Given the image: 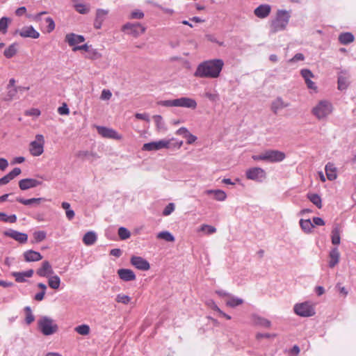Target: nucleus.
<instances>
[{
	"label": "nucleus",
	"instance_id": "79ce46f5",
	"mask_svg": "<svg viewBox=\"0 0 356 356\" xmlns=\"http://www.w3.org/2000/svg\"><path fill=\"white\" fill-rule=\"evenodd\" d=\"M74 331L81 335H88L90 333V326L86 324H82L75 327Z\"/></svg>",
	"mask_w": 356,
	"mask_h": 356
},
{
	"label": "nucleus",
	"instance_id": "864d4df0",
	"mask_svg": "<svg viewBox=\"0 0 356 356\" xmlns=\"http://www.w3.org/2000/svg\"><path fill=\"white\" fill-rule=\"evenodd\" d=\"M116 302L127 305L131 301V298L129 296L120 293L118 294L115 298Z\"/></svg>",
	"mask_w": 356,
	"mask_h": 356
},
{
	"label": "nucleus",
	"instance_id": "09e8293b",
	"mask_svg": "<svg viewBox=\"0 0 356 356\" xmlns=\"http://www.w3.org/2000/svg\"><path fill=\"white\" fill-rule=\"evenodd\" d=\"M10 19L6 17H3L0 19V32L5 34L7 32L8 22Z\"/></svg>",
	"mask_w": 356,
	"mask_h": 356
},
{
	"label": "nucleus",
	"instance_id": "7ed1b4c3",
	"mask_svg": "<svg viewBox=\"0 0 356 356\" xmlns=\"http://www.w3.org/2000/svg\"><path fill=\"white\" fill-rule=\"evenodd\" d=\"M333 107L332 104L327 100L320 101L312 108V114L318 120L326 119L332 112Z\"/></svg>",
	"mask_w": 356,
	"mask_h": 356
},
{
	"label": "nucleus",
	"instance_id": "58836bf2",
	"mask_svg": "<svg viewBox=\"0 0 356 356\" xmlns=\"http://www.w3.org/2000/svg\"><path fill=\"white\" fill-rule=\"evenodd\" d=\"M62 208L65 210L66 217L69 220L74 218L75 213L70 209V204L67 202H63L61 204Z\"/></svg>",
	"mask_w": 356,
	"mask_h": 356
},
{
	"label": "nucleus",
	"instance_id": "f03ea898",
	"mask_svg": "<svg viewBox=\"0 0 356 356\" xmlns=\"http://www.w3.org/2000/svg\"><path fill=\"white\" fill-rule=\"evenodd\" d=\"M291 18V11L279 9L274 19L270 22V32L275 33L286 29Z\"/></svg>",
	"mask_w": 356,
	"mask_h": 356
},
{
	"label": "nucleus",
	"instance_id": "a19ab883",
	"mask_svg": "<svg viewBox=\"0 0 356 356\" xmlns=\"http://www.w3.org/2000/svg\"><path fill=\"white\" fill-rule=\"evenodd\" d=\"M243 299L235 297V296H231L227 300L226 305L230 307H235L236 306H238L241 304H243Z\"/></svg>",
	"mask_w": 356,
	"mask_h": 356
},
{
	"label": "nucleus",
	"instance_id": "c85d7f7f",
	"mask_svg": "<svg viewBox=\"0 0 356 356\" xmlns=\"http://www.w3.org/2000/svg\"><path fill=\"white\" fill-rule=\"evenodd\" d=\"M205 193L207 195H213V197H214V199L217 201H225L227 198V194L226 193L222 191V190H220V189H217V190H212V189H210V190H207L205 191Z\"/></svg>",
	"mask_w": 356,
	"mask_h": 356
},
{
	"label": "nucleus",
	"instance_id": "0eeeda50",
	"mask_svg": "<svg viewBox=\"0 0 356 356\" xmlns=\"http://www.w3.org/2000/svg\"><path fill=\"white\" fill-rule=\"evenodd\" d=\"M146 28L140 23L128 22L122 26V31L135 38L145 33Z\"/></svg>",
	"mask_w": 356,
	"mask_h": 356
},
{
	"label": "nucleus",
	"instance_id": "ddd939ff",
	"mask_svg": "<svg viewBox=\"0 0 356 356\" xmlns=\"http://www.w3.org/2000/svg\"><path fill=\"white\" fill-rule=\"evenodd\" d=\"M15 33H18L22 38L37 39L40 37L39 32L37 31L32 26H24L22 29L17 30Z\"/></svg>",
	"mask_w": 356,
	"mask_h": 356
},
{
	"label": "nucleus",
	"instance_id": "20e7f679",
	"mask_svg": "<svg viewBox=\"0 0 356 356\" xmlns=\"http://www.w3.org/2000/svg\"><path fill=\"white\" fill-rule=\"evenodd\" d=\"M39 330L45 336L51 335L58 331V325L48 316H42L38 321Z\"/></svg>",
	"mask_w": 356,
	"mask_h": 356
},
{
	"label": "nucleus",
	"instance_id": "de8ad7c7",
	"mask_svg": "<svg viewBox=\"0 0 356 356\" xmlns=\"http://www.w3.org/2000/svg\"><path fill=\"white\" fill-rule=\"evenodd\" d=\"M204 96L212 102H216L219 100V95L216 91H206Z\"/></svg>",
	"mask_w": 356,
	"mask_h": 356
},
{
	"label": "nucleus",
	"instance_id": "c756f323",
	"mask_svg": "<svg viewBox=\"0 0 356 356\" xmlns=\"http://www.w3.org/2000/svg\"><path fill=\"white\" fill-rule=\"evenodd\" d=\"M33 274V270L30 269L24 272H14L13 275L15 277L17 282H24L26 281V277H31Z\"/></svg>",
	"mask_w": 356,
	"mask_h": 356
},
{
	"label": "nucleus",
	"instance_id": "a878e982",
	"mask_svg": "<svg viewBox=\"0 0 356 356\" xmlns=\"http://www.w3.org/2000/svg\"><path fill=\"white\" fill-rule=\"evenodd\" d=\"M24 260L27 262L38 261L42 259V256L38 252L29 250L24 252Z\"/></svg>",
	"mask_w": 356,
	"mask_h": 356
},
{
	"label": "nucleus",
	"instance_id": "13d9d810",
	"mask_svg": "<svg viewBox=\"0 0 356 356\" xmlns=\"http://www.w3.org/2000/svg\"><path fill=\"white\" fill-rule=\"evenodd\" d=\"M129 17L131 19H140L144 17V13L140 10H135L131 13Z\"/></svg>",
	"mask_w": 356,
	"mask_h": 356
},
{
	"label": "nucleus",
	"instance_id": "bf43d9fd",
	"mask_svg": "<svg viewBox=\"0 0 356 356\" xmlns=\"http://www.w3.org/2000/svg\"><path fill=\"white\" fill-rule=\"evenodd\" d=\"M159 104L163 106H166V107H173V106L176 107L175 99L161 101L159 102Z\"/></svg>",
	"mask_w": 356,
	"mask_h": 356
},
{
	"label": "nucleus",
	"instance_id": "69168bd1",
	"mask_svg": "<svg viewBox=\"0 0 356 356\" xmlns=\"http://www.w3.org/2000/svg\"><path fill=\"white\" fill-rule=\"evenodd\" d=\"M185 138L187 139L188 144H192L197 140V137L190 132L185 136Z\"/></svg>",
	"mask_w": 356,
	"mask_h": 356
},
{
	"label": "nucleus",
	"instance_id": "a18cd8bd",
	"mask_svg": "<svg viewBox=\"0 0 356 356\" xmlns=\"http://www.w3.org/2000/svg\"><path fill=\"white\" fill-rule=\"evenodd\" d=\"M332 243L334 245L340 243V229L338 227H334L332 231Z\"/></svg>",
	"mask_w": 356,
	"mask_h": 356
},
{
	"label": "nucleus",
	"instance_id": "72a5a7b5",
	"mask_svg": "<svg viewBox=\"0 0 356 356\" xmlns=\"http://www.w3.org/2000/svg\"><path fill=\"white\" fill-rule=\"evenodd\" d=\"M48 277V285L52 289H58L60 285V279L56 275H51Z\"/></svg>",
	"mask_w": 356,
	"mask_h": 356
},
{
	"label": "nucleus",
	"instance_id": "8fccbe9b",
	"mask_svg": "<svg viewBox=\"0 0 356 356\" xmlns=\"http://www.w3.org/2000/svg\"><path fill=\"white\" fill-rule=\"evenodd\" d=\"M118 235L120 239L126 240L131 236V233L127 228L120 227L118 229Z\"/></svg>",
	"mask_w": 356,
	"mask_h": 356
},
{
	"label": "nucleus",
	"instance_id": "423d86ee",
	"mask_svg": "<svg viewBox=\"0 0 356 356\" xmlns=\"http://www.w3.org/2000/svg\"><path fill=\"white\" fill-rule=\"evenodd\" d=\"M44 139L42 134H37L35 140L30 143L29 152L33 156H39L44 152Z\"/></svg>",
	"mask_w": 356,
	"mask_h": 356
},
{
	"label": "nucleus",
	"instance_id": "5fc2aeb1",
	"mask_svg": "<svg viewBox=\"0 0 356 356\" xmlns=\"http://www.w3.org/2000/svg\"><path fill=\"white\" fill-rule=\"evenodd\" d=\"M25 312H26L25 321H26V323L29 325L34 321L35 317H34L33 314H32L30 307H26Z\"/></svg>",
	"mask_w": 356,
	"mask_h": 356
},
{
	"label": "nucleus",
	"instance_id": "e2e57ef3",
	"mask_svg": "<svg viewBox=\"0 0 356 356\" xmlns=\"http://www.w3.org/2000/svg\"><path fill=\"white\" fill-rule=\"evenodd\" d=\"M13 179L11 178V176L8 173L6 175L3 176V177L0 178V186L7 184Z\"/></svg>",
	"mask_w": 356,
	"mask_h": 356
},
{
	"label": "nucleus",
	"instance_id": "2eb2a0df",
	"mask_svg": "<svg viewBox=\"0 0 356 356\" xmlns=\"http://www.w3.org/2000/svg\"><path fill=\"white\" fill-rule=\"evenodd\" d=\"M4 235L8 236L20 243H25L28 240V235L25 233L10 229L4 232Z\"/></svg>",
	"mask_w": 356,
	"mask_h": 356
},
{
	"label": "nucleus",
	"instance_id": "6ab92c4d",
	"mask_svg": "<svg viewBox=\"0 0 356 356\" xmlns=\"http://www.w3.org/2000/svg\"><path fill=\"white\" fill-rule=\"evenodd\" d=\"M271 12V6L269 4H261L254 10V14L260 19L267 17Z\"/></svg>",
	"mask_w": 356,
	"mask_h": 356
},
{
	"label": "nucleus",
	"instance_id": "774afa93",
	"mask_svg": "<svg viewBox=\"0 0 356 356\" xmlns=\"http://www.w3.org/2000/svg\"><path fill=\"white\" fill-rule=\"evenodd\" d=\"M22 171L19 168H15L11 172H9L11 178L14 179L21 174Z\"/></svg>",
	"mask_w": 356,
	"mask_h": 356
},
{
	"label": "nucleus",
	"instance_id": "9d476101",
	"mask_svg": "<svg viewBox=\"0 0 356 356\" xmlns=\"http://www.w3.org/2000/svg\"><path fill=\"white\" fill-rule=\"evenodd\" d=\"M265 161L276 163L282 161L286 156L285 154L279 150L268 149L264 152Z\"/></svg>",
	"mask_w": 356,
	"mask_h": 356
},
{
	"label": "nucleus",
	"instance_id": "4d7b16f0",
	"mask_svg": "<svg viewBox=\"0 0 356 356\" xmlns=\"http://www.w3.org/2000/svg\"><path fill=\"white\" fill-rule=\"evenodd\" d=\"M45 22L47 24V32L51 33L55 29V23L54 19L51 17H47L45 18Z\"/></svg>",
	"mask_w": 356,
	"mask_h": 356
},
{
	"label": "nucleus",
	"instance_id": "39448f33",
	"mask_svg": "<svg viewBox=\"0 0 356 356\" xmlns=\"http://www.w3.org/2000/svg\"><path fill=\"white\" fill-rule=\"evenodd\" d=\"M293 310L298 316L302 317H309L315 314L314 307L308 302L296 304Z\"/></svg>",
	"mask_w": 356,
	"mask_h": 356
},
{
	"label": "nucleus",
	"instance_id": "338daca9",
	"mask_svg": "<svg viewBox=\"0 0 356 356\" xmlns=\"http://www.w3.org/2000/svg\"><path fill=\"white\" fill-rule=\"evenodd\" d=\"M313 224L314 225L323 226L325 225V221L319 217L313 218Z\"/></svg>",
	"mask_w": 356,
	"mask_h": 356
},
{
	"label": "nucleus",
	"instance_id": "1a4fd4ad",
	"mask_svg": "<svg viewBox=\"0 0 356 356\" xmlns=\"http://www.w3.org/2000/svg\"><path fill=\"white\" fill-rule=\"evenodd\" d=\"M170 140H160L145 143L142 147L144 151L159 150L163 148H169Z\"/></svg>",
	"mask_w": 356,
	"mask_h": 356
},
{
	"label": "nucleus",
	"instance_id": "49530a36",
	"mask_svg": "<svg viewBox=\"0 0 356 356\" xmlns=\"http://www.w3.org/2000/svg\"><path fill=\"white\" fill-rule=\"evenodd\" d=\"M75 10L80 14H87L90 11L88 6L83 3H76L74 5Z\"/></svg>",
	"mask_w": 356,
	"mask_h": 356
},
{
	"label": "nucleus",
	"instance_id": "5701e85b",
	"mask_svg": "<svg viewBox=\"0 0 356 356\" xmlns=\"http://www.w3.org/2000/svg\"><path fill=\"white\" fill-rule=\"evenodd\" d=\"M325 171L328 180L334 181L337 178V168L333 163L328 162L325 166Z\"/></svg>",
	"mask_w": 356,
	"mask_h": 356
},
{
	"label": "nucleus",
	"instance_id": "4be33fe9",
	"mask_svg": "<svg viewBox=\"0 0 356 356\" xmlns=\"http://www.w3.org/2000/svg\"><path fill=\"white\" fill-rule=\"evenodd\" d=\"M118 275L119 277L124 281H133L136 280V275L134 271L131 269L121 268L118 270Z\"/></svg>",
	"mask_w": 356,
	"mask_h": 356
},
{
	"label": "nucleus",
	"instance_id": "c03bdc74",
	"mask_svg": "<svg viewBox=\"0 0 356 356\" xmlns=\"http://www.w3.org/2000/svg\"><path fill=\"white\" fill-rule=\"evenodd\" d=\"M154 122L156 123V128L159 131H165L166 127L165 123L163 120V118L159 115H156L153 117Z\"/></svg>",
	"mask_w": 356,
	"mask_h": 356
},
{
	"label": "nucleus",
	"instance_id": "052dcab7",
	"mask_svg": "<svg viewBox=\"0 0 356 356\" xmlns=\"http://www.w3.org/2000/svg\"><path fill=\"white\" fill-rule=\"evenodd\" d=\"M112 97V93L109 90L104 89L102 92L100 99L102 100H109Z\"/></svg>",
	"mask_w": 356,
	"mask_h": 356
},
{
	"label": "nucleus",
	"instance_id": "6e6552de",
	"mask_svg": "<svg viewBox=\"0 0 356 356\" xmlns=\"http://www.w3.org/2000/svg\"><path fill=\"white\" fill-rule=\"evenodd\" d=\"M247 179L257 182H261L266 178V174L264 169L254 167L248 169L245 172Z\"/></svg>",
	"mask_w": 356,
	"mask_h": 356
},
{
	"label": "nucleus",
	"instance_id": "4468645a",
	"mask_svg": "<svg viewBox=\"0 0 356 356\" xmlns=\"http://www.w3.org/2000/svg\"><path fill=\"white\" fill-rule=\"evenodd\" d=\"M300 74L304 79L307 88L314 91H316L317 86L316 83L312 81V79L314 77L312 72L309 69H302L300 70Z\"/></svg>",
	"mask_w": 356,
	"mask_h": 356
},
{
	"label": "nucleus",
	"instance_id": "473e14b6",
	"mask_svg": "<svg viewBox=\"0 0 356 356\" xmlns=\"http://www.w3.org/2000/svg\"><path fill=\"white\" fill-rule=\"evenodd\" d=\"M355 37L350 32L342 33L339 35V41L342 44H348L354 41Z\"/></svg>",
	"mask_w": 356,
	"mask_h": 356
},
{
	"label": "nucleus",
	"instance_id": "603ef678",
	"mask_svg": "<svg viewBox=\"0 0 356 356\" xmlns=\"http://www.w3.org/2000/svg\"><path fill=\"white\" fill-rule=\"evenodd\" d=\"M47 234L44 231H35L33 233V238L35 243H39L45 239Z\"/></svg>",
	"mask_w": 356,
	"mask_h": 356
},
{
	"label": "nucleus",
	"instance_id": "b1692460",
	"mask_svg": "<svg viewBox=\"0 0 356 356\" xmlns=\"http://www.w3.org/2000/svg\"><path fill=\"white\" fill-rule=\"evenodd\" d=\"M340 253L337 248H333L329 252L328 265L330 268H334L339 262Z\"/></svg>",
	"mask_w": 356,
	"mask_h": 356
},
{
	"label": "nucleus",
	"instance_id": "2f4dec72",
	"mask_svg": "<svg viewBox=\"0 0 356 356\" xmlns=\"http://www.w3.org/2000/svg\"><path fill=\"white\" fill-rule=\"evenodd\" d=\"M289 106L288 103H285L281 97L275 99L271 105V109L274 113H277L280 109Z\"/></svg>",
	"mask_w": 356,
	"mask_h": 356
},
{
	"label": "nucleus",
	"instance_id": "e433bc0d",
	"mask_svg": "<svg viewBox=\"0 0 356 356\" xmlns=\"http://www.w3.org/2000/svg\"><path fill=\"white\" fill-rule=\"evenodd\" d=\"M307 198L318 209L322 207V200L320 195L316 193H308Z\"/></svg>",
	"mask_w": 356,
	"mask_h": 356
},
{
	"label": "nucleus",
	"instance_id": "c9c22d12",
	"mask_svg": "<svg viewBox=\"0 0 356 356\" xmlns=\"http://www.w3.org/2000/svg\"><path fill=\"white\" fill-rule=\"evenodd\" d=\"M300 226L303 232L305 233H310L314 228V224L311 222L309 219L304 220L301 219L300 220Z\"/></svg>",
	"mask_w": 356,
	"mask_h": 356
},
{
	"label": "nucleus",
	"instance_id": "37998d69",
	"mask_svg": "<svg viewBox=\"0 0 356 356\" xmlns=\"http://www.w3.org/2000/svg\"><path fill=\"white\" fill-rule=\"evenodd\" d=\"M199 232H202L205 234L211 235L214 234L216 232V229L215 227L207 224L202 225L201 227L198 229Z\"/></svg>",
	"mask_w": 356,
	"mask_h": 356
},
{
	"label": "nucleus",
	"instance_id": "ea45409f",
	"mask_svg": "<svg viewBox=\"0 0 356 356\" xmlns=\"http://www.w3.org/2000/svg\"><path fill=\"white\" fill-rule=\"evenodd\" d=\"M156 237L159 239H163L168 242H173L175 241L174 236L168 231H163L159 232Z\"/></svg>",
	"mask_w": 356,
	"mask_h": 356
},
{
	"label": "nucleus",
	"instance_id": "3c124183",
	"mask_svg": "<svg viewBox=\"0 0 356 356\" xmlns=\"http://www.w3.org/2000/svg\"><path fill=\"white\" fill-rule=\"evenodd\" d=\"M87 57L92 60H97L102 57V54L97 49H90L88 50Z\"/></svg>",
	"mask_w": 356,
	"mask_h": 356
},
{
	"label": "nucleus",
	"instance_id": "412c9836",
	"mask_svg": "<svg viewBox=\"0 0 356 356\" xmlns=\"http://www.w3.org/2000/svg\"><path fill=\"white\" fill-rule=\"evenodd\" d=\"M349 74L345 72L341 71L338 76V89L340 90H346L349 86Z\"/></svg>",
	"mask_w": 356,
	"mask_h": 356
},
{
	"label": "nucleus",
	"instance_id": "393cba45",
	"mask_svg": "<svg viewBox=\"0 0 356 356\" xmlns=\"http://www.w3.org/2000/svg\"><path fill=\"white\" fill-rule=\"evenodd\" d=\"M85 38L81 35H76L75 33H69L65 36V41L70 46H75L79 43L84 42Z\"/></svg>",
	"mask_w": 356,
	"mask_h": 356
},
{
	"label": "nucleus",
	"instance_id": "7c9ffc66",
	"mask_svg": "<svg viewBox=\"0 0 356 356\" xmlns=\"http://www.w3.org/2000/svg\"><path fill=\"white\" fill-rule=\"evenodd\" d=\"M97 239V236L95 232L90 231L86 232L83 237V242L86 245H93Z\"/></svg>",
	"mask_w": 356,
	"mask_h": 356
},
{
	"label": "nucleus",
	"instance_id": "0e129e2a",
	"mask_svg": "<svg viewBox=\"0 0 356 356\" xmlns=\"http://www.w3.org/2000/svg\"><path fill=\"white\" fill-rule=\"evenodd\" d=\"M58 112L60 115H67L70 113L69 108H67L66 104H63V106H60L58 109Z\"/></svg>",
	"mask_w": 356,
	"mask_h": 356
},
{
	"label": "nucleus",
	"instance_id": "6e6d98bb",
	"mask_svg": "<svg viewBox=\"0 0 356 356\" xmlns=\"http://www.w3.org/2000/svg\"><path fill=\"white\" fill-rule=\"evenodd\" d=\"M175 204L174 203H169L163 209V215L165 216L170 215L175 210Z\"/></svg>",
	"mask_w": 356,
	"mask_h": 356
},
{
	"label": "nucleus",
	"instance_id": "a211bd4d",
	"mask_svg": "<svg viewBox=\"0 0 356 356\" xmlns=\"http://www.w3.org/2000/svg\"><path fill=\"white\" fill-rule=\"evenodd\" d=\"M108 14V10L99 8L96 11V17L94 21V27L99 29Z\"/></svg>",
	"mask_w": 356,
	"mask_h": 356
},
{
	"label": "nucleus",
	"instance_id": "f3484780",
	"mask_svg": "<svg viewBox=\"0 0 356 356\" xmlns=\"http://www.w3.org/2000/svg\"><path fill=\"white\" fill-rule=\"evenodd\" d=\"M176 107H183L195 109L197 107V102L195 99L189 97H181L175 99Z\"/></svg>",
	"mask_w": 356,
	"mask_h": 356
},
{
	"label": "nucleus",
	"instance_id": "f8f14e48",
	"mask_svg": "<svg viewBox=\"0 0 356 356\" xmlns=\"http://www.w3.org/2000/svg\"><path fill=\"white\" fill-rule=\"evenodd\" d=\"M130 262L132 266L140 270H148L150 268L149 263L139 256H132Z\"/></svg>",
	"mask_w": 356,
	"mask_h": 356
},
{
	"label": "nucleus",
	"instance_id": "4c0bfd02",
	"mask_svg": "<svg viewBox=\"0 0 356 356\" xmlns=\"http://www.w3.org/2000/svg\"><path fill=\"white\" fill-rule=\"evenodd\" d=\"M44 199L42 198V197H38V198H31V199H24V198H21V197H18L17 198V201L24 204V205H31L32 204H40L42 200H43Z\"/></svg>",
	"mask_w": 356,
	"mask_h": 356
},
{
	"label": "nucleus",
	"instance_id": "9b49d317",
	"mask_svg": "<svg viewBox=\"0 0 356 356\" xmlns=\"http://www.w3.org/2000/svg\"><path fill=\"white\" fill-rule=\"evenodd\" d=\"M97 131L99 135L104 138H111L115 140H121L122 136L119 134L115 130L102 126H97Z\"/></svg>",
	"mask_w": 356,
	"mask_h": 356
},
{
	"label": "nucleus",
	"instance_id": "f257e3e1",
	"mask_svg": "<svg viewBox=\"0 0 356 356\" xmlns=\"http://www.w3.org/2000/svg\"><path fill=\"white\" fill-rule=\"evenodd\" d=\"M224 66L222 59H211L200 63L194 76L200 78H218Z\"/></svg>",
	"mask_w": 356,
	"mask_h": 356
},
{
	"label": "nucleus",
	"instance_id": "aec40b11",
	"mask_svg": "<svg viewBox=\"0 0 356 356\" xmlns=\"http://www.w3.org/2000/svg\"><path fill=\"white\" fill-rule=\"evenodd\" d=\"M36 273L40 277H47L54 273L51 265L48 261H44L42 263V266L36 271Z\"/></svg>",
	"mask_w": 356,
	"mask_h": 356
},
{
	"label": "nucleus",
	"instance_id": "cd10ccee",
	"mask_svg": "<svg viewBox=\"0 0 356 356\" xmlns=\"http://www.w3.org/2000/svg\"><path fill=\"white\" fill-rule=\"evenodd\" d=\"M7 92L5 97H3V100L6 102H10L13 100V99L16 98L17 94L19 90L24 89V90H29V87H17V88H6Z\"/></svg>",
	"mask_w": 356,
	"mask_h": 356
},
{
	"label": "nucleus",
	"instance_id": "dca6fc26",
	"mask_svg": "<svg viewBox=\"0 0 356 356\" xmlns=\"http://www.w3.org/2000/svg\"><path fill=\"white\" fill-rule=\"evenodd\" d=\"M42 182L32 178H26L21 179L19 181V187L22 191H26L30 188H35L42 185Z\"/></svg>",
	"mask_w": 356,
	"mask_h": 356
},
{
	"label": "nucleus",
	"instance_id": "f704fd0d",
	"mask_svg": "<svg viewBox=\"0 0 356 356\" xmlns=\"http://www.w3.org/2000/svg\"><path fill=\"white\" fill-rule=\"evenodd\" d=\"M18 44L17 43H13L6 48L3 52V55L7 58H11L17 52Z\"/></svg>",
	"mask_w": 356,
	"mask_h": 356
},
{
	"label": "nucleus",
	"instance_id": "bb28decb",
	"mask_svg": "<svg viewBox=\"0 0 356 356\" xmlns=\"http://www.w3.org/2000/svg\"><path fill=\"white\" fill-rule=\"evenodd\" d=\"M251 318L252 323L255 325L264 327H270L271 325V323L270 321L257 314H253Z\"/></svg>",
	"mask_w": 356,
	"mask_h": 356
},
{
	"label": "nucleus",
	"instance_id": "680f3d73",
	"mask_svg": "<svg viewBox=\"0 0 356 356\" xmlns=\"http://www.w3.org/2000/svg\"><path fill=\"white\" fill-rule=\"evenodd\" d=\"M305 56L301 53H298L295 54V56L289 60L290 63H295L300 60H304Z\"/></svg>",
	"mask_w": 356,
	"mask_h": 356
}]
</instances>
